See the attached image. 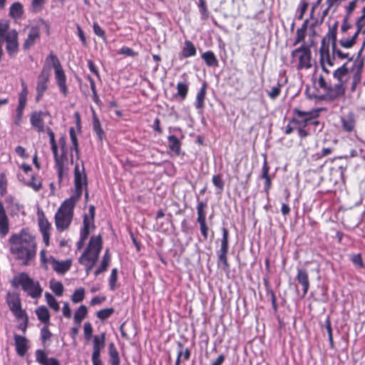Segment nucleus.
Instances as JSON below:
<instances>
[{
	"instance_id": "obj_14",
	"label": "nucleus",
	"mask_w": 365,
	"mask_h": 365,
	"mask_svg": "<svg viewBox=\"0 0 365 365\" xmlns=\"http://www.w3.org/2000/svg\"><path fill=\"white\" fill-rule=\"evenodd\" d=\"M7 303L10 310L19 319L26 317V313L21 307V302L19 298L16 295H9L7 297Z\"/></svg>"
},
{
	"instance_id": "obj_60",
	"label": "nucleus",
	"mask_w": 365,
	"mask_h": 365,
	"mask_svg": "<svg viewBox=\"0 0 365 365\" xmlns=\"http://www.w3.org/2000/svg\"><path fill=\"white\" fill-rule=\"evenodd\" d=\"M119 53L125 54L129 56H135L137 53L135 52L132 48L123 46L120 48Z\"/></svg>"
},
{
	"instance_id": "obj_58",
	"label": "nucleus",
	"mask_w": 365,
	"mask_h": 365,
	"mask_svg": "<svg viewBox=\"0 0 365 365\" xmlns=\"http://www.w3.org/2000/svg\"><path fill=\"white\" fill-rule=\"evenodd\" d=\"M6 179L5 178L4 175L1 174L0 178V194L1 196L5 195L6 193Z\"/></svg>"
},
{
	"instance_id": "obj_64",
	"label": "nucleus",
	"mask_w": 365,
	"mask_h": 365,
	"mask_svg": "<svg viewBox=\"0 0 365 365\" xmlns=\"http://www.w3.org/2000/svg\"><path fill=\"white\" fill-rule=\"evenodd\" d=\"M45 0H33L32 1V7L33 10L36 11H40L43 4H44Z\"/></svg>"
},
{
	"instance_id": "obj_34",
	"label": "nucleus",
	"mask_w": 365,
	"mask_h": 365,
	"mask_svg": "<svg viewBox=\"0 0 365 365\" xmlns=\"http://www.w3.org/2000/svg\"><path fill=\"white\" fill-rule=\"evenodd\" d=\"M202 58L208 66H217L218 65V61L214 53L211 51L202 53Z\"/></svg>"
},
{
	"instance_id": "obj_63",
	"label": "nucleus",
	"mask_w": 365,
	"mask_h": 365,
	"mask_svg": "<svg viewBox=\"0 0 365 365\" xmlns=\"http://www.w3.org/2000/svg\"><path fill=\"white\" fill-rule=\"evenodd\" d=\"M348 19H349V16H345L344 19V21H343V23H342V25H341V31L343 33L346 32L349 29H350L352 27L351 24H350L348 22Z\"/></svg>"
},
{
	"instance_id": "obj_2",
	"label": "nucleus",
	"mask_w": 365,
	"mask_h": 365,
	"mask_svg": "<svg viewBox=\"0 0 365 365\" xmlns=\"http://www.w3.org/2000/svg\"><path fill=\"white\" fill-rule=\"evenodd\" d=\"M78 200L73 198L65 200L55 215V224L59 232H63L70 226L73 217V209Z\"/></svg>"
},
{
	"instance_id": "obj_51",
	"label": "nucleus",
	"mask_w": 365,
	"mask_h": 365,
	"mask_svg": "<svg viewBox=\"0 0 365 365\" xmlns=\"http://www.w3.org/2000/svg\"><path fill=\"white\" fill-rule=\"evenodd\" d=\"M364 20H365V6L362 9V15L358 19V20L356 22V26L357 29L354 34H357V36H359L363 26H364Z\"/></svg>"
},
{
	"instance_id": "obj_52",
	"label": "nucleus",
	"mask_w": 365,
	"mask_h": 365,
	"mask_svg": "<svg viewBox=\"0 0 365 365\" xmlns=\"http://www.w3.org/2000/svg\"><path fill=\"white\" fill-rule=\"evenodd\" d=\"M53 58H56V60H58L57 56L54 55L53 53H51L46 58L44 62V65L43 67H48V73H51V66H52L53 68L55 69V64L53 63L54 60Z\"/></svg>"
},
{
	"instance_id": "obj_19",
	"label": "nucleus",
	"mask_w": 365,
	"mask_h": 365,
	"mask_svg": "<svg viewBox=\"0 0 365 365\" xmlns=\"http://www.w3.org/2000/svg\"><path fill=\"white\" fill-rule=\"evenodd\" d=\"M105 333H102L100 336H94L92 357L101 356V351L105 347Z\"/></svg>"
},
{
	"instance_id": "obj_48",
	"label": "nucleus",
	"mask_w": 365,
	"mask_h": 365,
	"mask_svg": "<svg viewBox=\"0 0 365 365\" xmlns=\"http://www.w3.org/2000/svg\"><path fill=\"white\" fill-rule=\"evenodd\" d=\"M324 326H325V328L328 333L330 346H331V348H333L334 347V340H333V336H332V329H331L330 319L329 317H327L326 319V321L324 322Z\"/></svg>"
},
{
	"instance_id": "obj_1",
	"label": "nucleus",
	"mask_w": 365,
	"mask_h": 365,
	"mask_svg": "<svg viewBox=\"0 0 365 365\" xmlns=\"http://www.w3.org/2000/svg\"><path fill=\"white\" fill-rule=\"evenodd\" d=\"M9 250L16 260L21 264H30L36 254V242L35 237L28 231L23 229L20 232L13 234L9 240Z\"/></svg>"
},
{
	"instance_id": "obj_54",
	"label": "nucleus",
	"mask_w": 365,
	"mask_h": 365,
	"mask_svg": "<svg viewBox=\"0 0 365 365\" xmlns=\"http://www.w3.org/2000/svg\"><path fill=\"white\" fill-rule=\"evenodd\" d=\"M118 279V270L116 268H114L111 271V274L109 279V285L111 290H115V284Z\"/></svg>"
},
{
	"instance_id": "obj_12",
	"label": "nucleus",
	"mask_w": 365,
	"mask_h": 365,
	"mask_svg": "<svg viewBox=\"0 0 365 365\" xmlns=\"http://www.w3.org/2000/svg\"><path fill=\"white\" fill-rule=\"evenodd\" d=\"M37 215L38 227L42 234L43 241L48 246L49 245L51 225L45 217L43 211L38 210Z\"/></svg>"
},
{
	"instance_id": "obj_45",
	"label": "nucleus",
	"mask_w": 365,
	"mask_h": 365,
	"mask_svg": "<svg viewBox=\"0 0 365 365\" xmlns=\"http://www.w3.org/2000/svg\"><path fill=\"white\" fill-rule=\"evenodd\" d=\"M113 312L114 309L113 308H108L98 311L96 315L101 320H106L109 318Z\"/></svg>"
},
{
	"instance_id": "obj_53",
	"label": "nucleus",
	"mask_w": 365,
	"mask_h": 365,
	"mask_svg": "<svg viewBox=\"0 0 365 365\" xmlns=\"http://www.w3.org/2000/svg\"><path fill=\"white\" fill-rule=\"evenodd\" d=\"M84 337L86 341H90L93 334V327L90 322H86L83 325Z\"/></svg>"
},
{
	"instance_id": "obj_8",
	"label": "nucleus",
	"mask_w": 365,
	"mask_h": 365,
	"mask_svg": "<svg viewBox=\"0 0 365 365\" xmlns=\"http://www.w3.org/2000/svg\"><path fill=\"white\" fill-rule=\"evenodd\" d=\"M74 182L76 193L70 197L78 201L81 197L83 186L87 187V176L83 165H82V169L80 170L78 165H76L74 170Z\"/></svg>"
},
{
	"instance_id": "obj_61",
	"label": "nucleus",
	"mask_w": 365,
	"mask_h": 365,
	"mask_svg": "<svg viewBox=\"0 0 365 365\" xmlns=\"http://www.w3.org/2000/svg\"><path fill=\"white\" fill-rule=\"evenodd\" d=\"M93 31H94L95 34L97 35L98 36H100L101 38L105 37L104 31L101 29V27L97 23L93 24Z\"/></svg>"
},
{
	"instance_id": "obj_44",
	"label": "nucleus",
	"mask_w": 365,
	"mask_h": 365,
	"mask_svg": "<svg viewBox=\"0 0 365 365\" xmlns=\"http://www.w3.org/2000/svg\"><path fill=\"white\" fill-rule=\"evenodd\" d=\"M207 207V203L203 201H200L197 205V220H202L206 219V214L205 212V209Z\"/></svg>"
},
{
	"instance_id": "obj_46",
	"label": "nucleus",
	"mask_w": 365,
	"mask_h": 365,
	"mask_svg": "<svg viewBox=\"0 0 365 365\" xmlns=\"http://www.w3.org/2000/svg\"><path fill=\"white\" fill-rule=\"evenodd\" d=\"M199 11L202 16V19H207L209 16V12L206 6L205 0H199Z\"/></svg>"
},
{
	"instance_id": "obj_29",
	"label": "nucleus",
	"mask_w": 365,
	"mask_h": 365,
	"mask_svg": "<svg viewBox=\"0 0 365 365\" xmlns=\"http://www.w3.org/2000/svg\"><path fill=\"white\" fill-rule=\"evenodd\" d=\"M189 88V83L187 81L179 82L177 84V93L175 97H179L180 100L183 101L186 98Z\"/></svg>"
},
{
	"instance_id": "obj_23",
	"label": "nucleus",
	"mask_w": 365,
	"mask_h": 365,
	"mask_svg": "<svg viewBox=\"0 0 365 365\" xmlns=\"http://www.w3.org/2000/svg\"><path fill=\"white\" fill-rule=\"evenodd\" d=\"M269 167L267 164V160L264 159V163L262 165V174L260 175V178L265 180L264 191L267 195H269V192L271 185H272L271 178L269 175Z\"/></svg>"
},
{
	"instance_id": "obj_15",
	"label": "nucleus",
	"mask_w": 365,
	"mask_h": 365,
	"mask_svg": "<svg viewBox=\"0 0 365 365\" xmlns=\"http://www.w3.org/2000/svg\"><path fill=\"white\" fill-rule=\"evenodd\" d=\"M47 113L43 111H34L31 115V124L37 132H45L46 128L44 125V117Z\"/></svg>"
},
{
	"instance_id": "obj_31",
	"label": "nucleus",
	"mask_w": 365,
	"mask_h": 365,
	"mask_svg": "<svg viewBox=\"0 0 365 365\" xmlns=\"http://www.w3.org/2000/svg\"><path fill=\"white\" fill-rule=\"evenodd\" d=\"M36 314L37 315L38 319L45 324V325H48L50 314L48 310L46 307L42 306L39 307L36 310Z\"/></svg>"
},
{
	"instance_id": "obj_56",
	"label": "nucleus",
	"mask_w": 365,
	"mask_h": 365,
	"mask_svg": "<svg viewBox=\"0 0 365 365\" xmlns=\"http://www.w3.org/2000/svg\"><path fill=\"white\" fill-rule=\"evenodd\" d=\"M26 185L31 187L35 191H38L42 187L41 182L34 177H32L31 180L28 182Z\"/></svg>"
},
{
	"instance_id": "obj_57",
	"label": "nucleus",
	"mask_w": 365,
	"mask_h": 365,
	"mask_svg": "<svg viewBox=\"0 0 365 365\" xmlns=\"http://www.w3.org/2000/svg\"><path fill=\"white\" fill-rule=\"evenodd\" d=\"M306 36V31H304L302 30L297 29L296 31V37L294 41L293 45L297 46L302 41H303Z\"/></svg>"
},
{
	"instance_id": "obj_35",
	"label": "nucleus",
	"mask_w": 365,
	"mask_h": 365,
	"mask_svg": "<svg viewBox=\"0 0 365 365\" xmlns=\"http://www.w3.org/2000/svg\"><path fill=\"white\" fill-rule=\"evenodd\" d=\"M93 129L96 133L98 139L102 140L104 135V132L101 128V122L96 113L93 115Z\"/></svg>"
},
{
	"instance_id": "obj_21",
	"label": "nucleus",
	"mask_w": 365,
	"mask_h": 365,
	"mask_svg": "<svg viewBox=\"0 0 365 365\" xmlns=\"http://www.w3.org/2000/svg\"><path fill=\"white\" fill-rule=\"evenodd\" d=\"M344 93L345 87L344 86L342 82H338L333 86H329L327 91V95L331 100H334L339 96H343Z\"/></svg>"
},
{
	"instance_id": "obj_27",
	"label": "nucleus",
	"mask_w": 365,
	"mask_h": 365,
	"mask_svg": "<svg viewBox=\"0 0 365 365\" xmlns=\"http://www.w3.org/2000/svg\"><path fill=\"white\" fill-rule=\"evenodd\" d=\"M24 13L23 6L20 2L14 3L9 9V16L17 20L21 19L22 14Z\"/></svg>"
},
{
	"instance_id": "obj_16",
	"label": "nucleus",
	"mask_w": 365,
	"mask_h": 365,
	"mask_svg": "<svg viewBox=\"0 0 365 365\" xmlns=\"http://www.w3.org/2000/svg\"><path fill=\"white\" fill-rule=\"evenodd\" d=\"M9 232V222L3 203L0 200V237L4 238Z\"/></svg>"
},
{
	"instance_id": "obj_62",
	"label": "nucleus",
	"mask_w": 365,
	"mask_h": 365,
	"mask_svg": "<svg viewBox=\"0 0 365 365\" xmlns=\"http://www.w3.org/2000/svg\"><path fill=\"white\" fill-rule=\"evenodd\" d=\"M62 312H63V315L66 318L69 319V318L71 317V309L69 307V305H68V302H64L63 307V309H62Z\"/></svg>"
},
{
	"instance_id": "obj_5",
	"label": "nucleus",
	"mask_w": 365,
	"mask_h": 365,
	"mask_svg": "<svg viewBox=\"0 0 365 365\" xmlns=\"http://www.w3.org/2000/svg\"><path fill=\"white\" fill-rule=\"evenodd\" d=\"M41 28H44L47 34H49V24L42 19H38L36 24L30 29L27 38L24 43L23 47L25 50L29 49L39 40Z\"/></svg>"
},
{
	"instance_id": "obj_49",
	"label": "nucleus",
	"mask_w": 365,
	"mask_h": 365,
	"mask_svg": "<svg viewBox=\"0 0 365 365\" xmlns=\"http://www.w3.org/2000/svg\"><path fill=\"white\" fill-rule=\"evenodd\" d=\"M282 86L277 83L276 86H273L270 91H267V95L271 99H276L281 93Z\"/></svg>"
},
{
	"instance_id": "obj_42",
	"label": "nucleus",
	"mask_w": 365,
	"mask_h": 365,
	"mask_svg": "<svg viewBox=\"0 0 365 365\" xmlns=\"http://www.w3.org/2000/svg\"><path fill=\"white\" fill-rule=\"evenodd\" d=\"M45 132H46L49 136V138H50L49 141H50L52 153H56V151L58 150V146H57V144L56 142L54 133L53 132L51 128H50L49 127L46 128V129L45 130Z\"/></svg>"
},
{
	"instance_id": "obj_40",
	"label": "nucleus",
	"mask_w": 365,
	"mask_h": 365,
	"mask_svg": "<svg viewBox=\"0 0 365 365\" xmlns=\"http://www.w3.org/2000/svg\"><path fill=\"white\" fill-rule=\"evenodd\" d=\"M46 302L48 306L52 308L54 311L58 312L60 309L59 304L54 298V297L50 293L46 292L45 294Z\"/></svg>"
},
{
	"instance_id": "obj_47",
	"label": "nucleus",
	"mask_w": 365,
	"mask_h": 365,
	"mask_svg": "<svg viewBox=\"0 0 365 365\" xmlns=\"http://www.w3.org/2000/svg\"><path fill=\"white\" fill-rule=\"evenodd\" d=\"M336 34L337 32L335 31H333L331 29H329L328 33L327 34L326 36L322 39V47L325 44V41L327 38L331 41V46L336 44Z\"/></svg>"
},
{
	"instance_id": "obj_6",
	"label": "nucleus",
	"mask_w": 365,
	"mask_h": 365,
	"mask_svg": "<svg viewBox=\"0 0 365 365\" xmlns=\"http://www.w3.org/2000/svg\"><path fill=\"white\" fill-rule=\"evenodd\" d=\"M294 117L292 119L291 122L294 125V128H306L310 124L313 118L319 115L318 110L302 111L298 108L293 109Z\"/></svg>"
},
{
	"instance_id": "obj_30",
	"label": "nucleus",
	"mask_w": 365,
	"mask_h": 365,
	"mask_svg": "<svg viewBox=\"0 0 365 365\" xmlns=\"http://www.w3.org/2000/svg\"><path fill=\"white\" fill-rule=\"evenodd\" d=\"M108 351L110 365H120V361L118 351L113 343L109 345Z\"/></svg>"
},
{
	"instance_id": "obj_39",
	"label": "nucleus",
	"mask_w": 365,
	"mask_h": 365,
	"mask_svg": "<svg viewBox=\"0 0 365 365\" xmlns=\"http://www.w3.org/2000/svg\"><path fill=\"white\" fill-rule=\"evenodd\" d=\"M50 287L56 295L60 297L63 294V286L61 282L51 280L50 282Z\"/></svg>"
},
{
	"instance_id": "obj_22",
	"label": "nucleus",
	"mask_w": 365,
	"mask_h": 365,
	"mask_svg": "<svg viewBox=\"0 0 365 365\" xmlns=\"http://www.w3.org/2000/svg\"><path fill=\"white\" fill-rule=\"evenodd\" d=\"M51 263L53 264V269L59 274H64L71 266V262L69 260L60 262L55 259L53 257H51Z\"/></svg>"
},
{
	"instance_id": "obj_13",
	"label": "nucleus",
	"mask_w": 365,
	"mask_h": 365,
	"mask_svg": "<svg viewBox=\"0 0 365 365\" xmlns=\"http://www.w3.org/2000/svg\"><path fill=\"white\" fill-rule=\"evenodd\" d=\"M55 64V76L59 87L60 91L63 93L64 96L67 94V87L66 84V76L62 68L61 62L59 60L53 58Z\"/></svg>"
},
{
	"instance_id": "obj_37",
	"label": "nucleus",
	"mask_w": 365,
	"mask_h": 365,
	"mask_svg": "<svg viewBox=\"0 0 365 365\" xmlns=\"http://www.w3.org/2000/svg\"><path fill=\"white\" fill-rule=\"evenodd\" d=\"M48 325H45L41 329V339L42 341V344L44 346H47L49 345V344H47V341L50 340V339L52 336L51 332L49 331L48 328Z\"/></svg>"
},
{
	"instance_id": "obj_41",
	"label": "nucleus",
	"mask_w": 365,
	"mask_h": 365,
	"mask_svg": "<svg viewBox=\"0 0 365 365\" xmlns=\"http://www.w3.org/2000/svg\"><path fill=\"white\" fill-rule=\"evenodd\" d=\"M85 297V289L83 288H79L73 292L71 300L73 303H79L82 302Z\"/></svg>"
},
{
	"instance_id": "obj_17",
	"label": "nucleus",
	"mask_w": 365,
	"mask_h": 365,
	"mask_svg": "<svg viewBox=\"0 0 365 365\" xmlns=\"http://www.w3.org/2000/svg\"><path fill=\"white\" fill-rule=\"evenodd\" d=\"M296 280L303 287L302 297H305L309 289V280L307 270L306 269L298 268Z\"/></svg>"
},
{
	"instance_id": "obj_59",
	"label": "nucleus",
	"mask_w": 365,
	"mask_h": 365,
	"mask_svg": "<svg viewBox=\"0 0 365 365\" xmlns=\"http://www.w3.org/2000/svg\"><path fill=\"white\" fill-rule=\"evenodd\" d=\"M110 261V255L109 254V250H106L104 256L103 257L101 266L103 267V269H107L109 263Z\"/></svg>"
},
{
	"instance_id": "obj_25",
	"label": "nucleus",
	"mask_w": 365,
	"mask_h": 365,
	"mask_svg": "<svg viewBox=\"0 0 365 365\" xmlns=\"http://www.w3.org/2000/svg\"><path fill=\"white\" fill-rule=\"evenodd\" d=\"M342 128L347 132H351L356 124V120L354 115L352 113H349L346 117L341 118Z\"/></svg>"
},
{
	"instance_id": "obj_38",
	"label": "nucleus",
	"mask_w": 365,
	"mask_h": 365,
	"mask_svg": "<svg viewBox=\"0 0 365 365\" xmlns=\"http://www.w3.org/2000/svg\"><path fill=\"white\" fill-rule=\"evenodd\" d=\"M357 37V34H354L351 38H341L339 40V44L345 48H350L356 43Z\"/></svg>"
},
{
	"instance_id": "obj_3",
	"label": "nucleus",
	"mask_w": 365,
	"mask_h": 365,
	"mask_svg": "<svg viewBox=\"0 0 365 365\" xmlns=\"http://www.w3.org/2000/svg\"><path fill=\"white\" fill-rule=\"evenodd\" d=\"M12 284L16 288L21 286L33 298L39 297L42 293V289L38 282L34 281L24 272L15 276L12 280Z\"/></svg>"
},
{
	"instance_id": "obj_10",
	"label": "nucleus",
	"mask_w": 365,
	"mask_h": 365,
	"mask_svg": "<svg viewBox=\"0 0 365 365\" xmlns=\"http://www.w3.org/2000/svg\"><path fill=\"white\" fill-rule=\"evenodd\" d=\"M222 237L221 240L220 249L217 252L218 257V266H222L223 269H227L229 268V264L227 262V255L228 252V238L229 233L228 230L225 227H222Z\"/></svg>"
},
{
	"instance_id": "obj_20",
	"label": "nucleus",
	"mask_w": 365,
	"mask_h": 365,
	"mask_svg": "<svg viewBox=\"0 0 365 365\" xmlns=\"http://www.w3.org/2000/svg\"><path fill=\"white\" fill-rule=\"evenodd\" d=\"M36 360L41 365H60L55 358H48L44 351L38 349L35 352Z\"/></svg>"
},
{
	"instance_id": "obj_11",
	"label": "nucleus",
	"mask_w": 365,
	"mask_h": 365,
	"mask_svg": "<svg viewBox=\"0 0 365 365\" xmlns=\"http://www.w3.org/2000/svg\"><path fill=\"white\" fill-rule=\"evenodd\" d=\"M51 73H48V68L43 67L37 78L36 101L38 102L48 89Z\"/></svg>"
},
{
	"instance_id": "obj_43",
	"label": "nucleus",
	"mask_w": 365,
	"mask_h": 365,
	"mask_svg": "<svg viewBox=\"0 0 365 365\" xmlns=\"http://www.w3.org/2000/svg\"><path fill=\"white\" fill-rule=\"evenodd\" d=\"M332 54L334 56H337L340 59L349 58V61H351L353 60V57L349 58L348 53H344L336 47V45H332L331 46Z\"/></svg>"
},
{
	"instance_id": "obj_32",
	"label": "nucleus",
	"mask_w": 365,
	"mask_h": 365,
	"mask_svg": "<svg viewBox=\"0 0 365 365\" xmlns=\"http://www.w3.org/2000/svg\"><path fill=\"white\" fill-rule=\"evenodd\" d=\"M87 314V307L85 305H81L74 313L73 319L75 323L80 326L83 319L86 317Z\"/></svg>"
},
{
	"instance_id": "obj_7",
	"label": "nucleus",
	"mask_w": 365,
	"mask_h": 365,
	"mask_svg": "<svg viewBox=\"0 0 365 365\" xmlns=\"http://www.w3.org/2000/svg\"><path fill=\"white\" fill-rule=\"evenodd\" d=\"M55 166L57 169L58 180L61 182L64 177H66L69 170V165L73 164V157L71 155V159L69 160L67 155V153H61L60 155H58V150L56 153H53Z\"/></svg>"
},
{
	"instance_id": "obj_50",
	"label": "nucleus",
	"mask_w": 365,
	"mask_h": 365,
	"mask_svg": "<svg viewBox=\"0 0 365 365\" xmlns=\"http://www.w3.org/2000/svg\"><path fill=\"white\" fill-rule=\"evenodd\" d=\"M205 220L206 219L197 220V222L200 224V230L205 240L208 237V227L206 224Z\"/></svg>"
},
{
	"instance_id": "obj_24",
	"label": "nucleus",
	"mask_w": 365,
	"mask_h": 365,
	"mask_svg": "<svg viewBox=\"0 0 365 365\" xmlns=\"http://www.w3.org/2000/svg\"><path fill=\"white\" fill-rule=\"evenodd\" d=\"M206 88L207 84L204 83L197 94L195 106L197 110H202L205 106L204 101L206 96Z\"/></svg>"
},
{
	"instance_id": "obj_36",
	"label": "nucleus",
	"mask_w": 365,
	"mask_h": 365,
	"mask_svg": "<svg viewBox=\"0 0 365 365\" xmlns=\"http://www.w3.org/2000/svg\"><path fill=\"white\" fill-rule=\"evenodd\" d=\"M348 74V68L346 63H344L341 67L337 68L333 73L334 78L337 79L339 82L343 83V78Z\"/></svg>"
},
{
	"instance_id": "obj_18",
	"label": "nucleus",
	"mask_w": 365,
	"mask_h": 365,
	"mask_svg": "<svg viewBox=\"0 0 365 365\" xmlns=\"http://www.w3.org/2000/svg\"><path fill=\"white\" fill-rule=\"evenodd\" d=\"M14 338L16 353L20 356H24L29 349L28 339L26 337L20 336L17 334H14Z\"/></svg>"
},
{
	"instance_id": "obj_26",
	"label": "nucleus",
	"mask_w": 365,
	"mask_h": 365,
	"mask_svg": "<svg viewBox=\"0 0 365 365\" xmlns=\"http://www.w3.org/2000/svg\"><path fill=\"white\" fill-rule=\"evenodd\" d=\"M168 140L170 150L175 155H180L181 143L179 139L176 136L172 135L168 136Z\"/></svg>"
},
{
	"instance_id": "obj_33",
	"label": "nucleus",
	"mask_w": 365,
	"mask_h": 365,
	"mask_svg": "<svg viewBox=\"0 0 365 365\" xmlns=\"http://www.w3.org/2000/svg\"><path fill=\"white\" fill-rule=\"evenodd\" d=\"M196 54V48L190 41H185L182 51V56L185 58L194 56Z\"/></svg>"
},
{
	"instance_id": "obj_9",
	"label": "nucleus",
	"mask_w": 365,
	"mask_h": 365,
	"mask_svg": "<svg viewBox=\"0 0 365 365\" xmlns=\"http://www.w3.org/2000/svg\"><path fill=\"white\" fill-rule=\"evenodd\" d=\"M292 56L293 57L298 56L299 61L298 69L311 68V50L309 46L302 44L292 52Z\"/></svg>"
},
{
	"instance_id": "obj_28",
	"label": "nucleus",
	"mask_w": 365,
	"mask_h": 365,
	"mask_svg": "<svg viewBox=\"0 0 365 365\" xmlns=\"http://www.w3.org/2000/svg\"><path fill=\"white\" fill-rule=\"evenodd\" d=\"M21 86L22 90L19 96V105L16 110H24L26 105L28 90L26 85L24 82Z\"/></svg>"
},
{
	"instance_id": "obj_55",
	"label": "nucleus",
	"mask_w": 365,
	"mask_h": 365,
	"mask_svg": "<svg viewBox=\"0 0 365 365\" xmlns=\"http://www.w3.org/2000/svg\"><path fill=\"white\" fill-rule=\"evenodd\" d=\"M213 185L218 188L220 191H222L224 188V182L221 178L220 175H216L212 177V179Z\"/></svg>"
},
{
	"instance_id": "obj_4",
	"label": "nucleus",
	"mask_w": 365,
	"mask_h": 365,
	"mask_svg": "<svg viewBox=\"0 0 365 365\" xmlns=\"http://www.w3.org/2000/svg\"><path fill=\"white\" fill-rule=\"evenodd\" d=\"M102 249V239L101 235L92 236L87 247L78 259L80 264H94L98 259Z\"/></svg>"
}]
</instances>
